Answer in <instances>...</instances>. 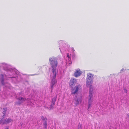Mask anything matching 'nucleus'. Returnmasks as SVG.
Here are the masks:
<instances>
[{
    "instance_id": "1",
    "label": "nucleus",
    "mask_w": 129,
    "mask_h": 129,
    "mask_svg": "<svg viewBox=\"0 0 129 129\" xmlns=\"http://www.w3.org/2000/svg\"><path fill=\"white\" fill-rule=\"evenodd\" d=\"M50 63L51 66V76L52 79L51 82L50 87L53 88L56 82L55 78L57 73V70L56 69L57 66V59L54 57L49 58Z\"/></svg>"
},
{
    "instance_id": "2",
    "label": "nucleus",
    "mask_w": 129,
    "mask_h": 129,
    "mask_svg": "<svg viewBox=\"0 0 129 129\" xmlns=\"http://www.w3.org/2000/svg\"><path fill=\"white\" fill-rule=\"evenodd\" d=\"M93 76V75L90 73H88L87 74L86 84L87 86L89 87L90 89L92 88H91L92 87Z\"/></svg>"
},
{
    "instance_id": "3",
    "label": "nucleus",
    "mask_w": 129,
    "mask_h": 129,
    "mask_svg": "<svg viewBox=\"0 0 129 129\" xmlns=\"http://www.w3.org/2000/svg\"><path fill=\"white\" fill-rule=\"evenodd\" d=\"M93 88H90L89 90V96L88 99V109H89L92 106V103L93 101Z\"/></svg>"
},
{
    "instance_id": "4",
    "label": "nucleus",
    "mask_w": 129,
    "mask_h": 129,
    "mask_svg": "<svg viewBox=\"0 0 129 129\" xmlns=\"http://www.w3.org/2000/svg\"><path fill=\"white\" fill-rule=\"evenodd\" d=\"M81 86L78 85L76 86L74 88H73L71 91V93L73 94H75L77 93L78 91L81 89Z\"/></svg>"
},
{
    "instance_id": "5",
    "label": "nucleus",
    "mask_w": 129,
    "mask_h": 129,
    "mask_svg": "<svg viewBox=\"0 0 129 129\" xmlns=\"http://www.w3.org/2000/svg\"><path fill=\"white\" fill-rule=\"evenodd\" d=\"M12 120L10 119H8L6 121L3 119H0V124H2L4 123H8L12 121Z\"/></svg>"
},
{
    "instance_id": "6",
    "label": "nucleus",
    "mask_w": 129,
    "mask_h": 129,
    "mask_svg": "<svg viewBox=\"0 0 129 129\" xmlns=\"http://www.w3.org/2000/svg\"><path fill=\"white\" fill-rule=\"evenodd\" d=\"M77 82V80L74 78H72L70 80L69 84L70 86L72 87Z\"/></svg>"
},
{
    "instance_id": "7",
    "label": "nucleus",
    "mask_w": 129,
    "mask_h": 129,
    "mask_svg": "<svg viewBox=\"0 0 129 129\" xmlns=\"http://www.w3.org/2000/svg\"><path fill=\"white\" fill-rule=\"evenodd\" d=\"M82 72L79 69H77L74 73V76L76 77L80 76Z\"/></svg>"
},
{
    "instance_id": "8",
    "label": "nucleus",
    "mask_w": 129,
    "mask_h": 129,
    "mask_svg": "<svg viewBox=\"0 0 129 129\" xmlns=\"http://www.w3.org/2000/svg\"><path fill=\"white\" fill-rule=\"evenodd\" d=\"M81 99H78L75 100V103L76 106H77L81 103Z\"/></svg>"
},
{
    "instance_id": "9",
    "label": "nucleus",
    "mask_w": 129,
    "mask_h": 129,
    "mask_svg": "<svg viewBox=\"0 0 129 129\" xmlns=\"http://www.w3.org/2000/svg\"><path fill=\"white\" fill-rule=\"evenodd\" d=\"M18 100L19 101V103L20 104L24 101H25V99L22 97H19L18 98Z\"/></svg>"
},
{
    "instance_id": "10",
    "label": "nucleus",
    "mask_w": 129,
    "mask_h": 129,
    "mask_svg": "<svg viewBox=\"0 0 129 129\" xmlns=\"http://www.w3.org/2000/svg\"><path fill=\"white\" fill-rule=\"evenodd\" d=\"M53 105H53V103H52L51 105L50 106H47V105H46L45 106V107L46 108H47L49 110H51L53 108Z\"/></svg>"
},
{
    "instance_id": "11",
    "label": "nucleus",
    "mask_w": 129,
    "mask_h": 129,
    "mask_svg": "<svg viewBox=\"0 0 129 129\" xmlns=\"http://www.w3.org/2000/svg\"><path fill=\"white\" fill-rule=\"evenodd\" d=\"M28 104L31 106H32L33 105L35 104V101L33 99H30V102L28 103Z\"/></svg>"
},
{
    "instance_id": "12",
    "label": "nucleus",
    "mask_w": 129,
    "mask_h": 129,
    "mask_svg": "<svg viewBox=\"0 0 129 129\" xmlns=\"http://www.w3.org/2000/svg\"><path fill=\"white\" fill-rule=\"evenodd\" d=\"M70 54H67V57L68 58V60H69V61L68 62V63L69 64H71L72 63V62L71 61V58H70Z\"/></svg>"
},
{
    "instance_id": "13",
    "label": "nucleus",
    "mask_w": 129,
    "mask_h": 129,
    "mask_svg": "<svg viewBox=\"0 0 129 129\" xmlns=\"http://www.w3.org/2000/svg\"><path fill=\"white\" fill-rule=\"evenodd\" d=\"M56 96H55L52 99V103H53V105H54L55 104V103L56 101Z\"/></svg>"
},
{
    "instance_id": "14",
    "label": "nucleus",
    "mask_w": 129,
    "mask_h": 129,
    "mask_svg": "<svg viewBox=\"0 0 129 129\" xmlns=\"http://www.w3.org/2000/svg\"><path fill=\"white\" fill-rule=\"evenodd\" d=\"M43 125L44 128H46L47 125V120L45 121V122H44Z\"/></svg>"
},
{
    "instance_id": "15",
    "label": "nucleus",
    "mask_w": 129,
    "mask_h": 129,
    "mask_svg": "<svg viewBox=\"0 0 129 129\" xmlns=\"http://www.w3.org/2000/svg\"><path fill=\"white\" fill-rule=\"evenodd\" d=\"M41 118L42 120L45 121L47 120V119L45 117L41 116Z\"/></svg>"
},
{
    "instance_id": "16",
    "label": "nucleus",
    "mask_w": 129,
    "mask_h": 129,
    "mask_svg": "<svg viewBox=\"0 0 129 129\" xmlns=\"http://www.w3.org/2000/svg\"><path fill=\"white\" fill-rule=\"evenodd\" d=\"M7 109V108H4V111H3V113L4 114H5V113L6 112V111Z\"/></svg>"
},
{
    "instance_id": "17",
    "label": "nucleus",
    "mask_w": 129,
    "mask_h": 129,
    "mask_svg": "<svg viewBox=\"0 0 129 129\" xmlns=\"http://www.w3.org/2000/svg\"><path fill=\"white\" fill-rule=\"evenodd\" d=\"M124 91L125 93H126L127 92V90H126V89H125L124 88Z\"/></svg>"
},
{
    "instance_id": "18",
    "label": "nucleus",
    "mask_w": 129,
    "mask_h": 129,
    "mask_svg": "<svg viewBox=\"0 0 129 129\" xmlns=\"http://www.w3.org/2000/svg\"><path fill=\"white\" fill-rule=\"evenodd\" d=\"M5 64L4 63L0 64V65H1V66H2V65H4Z\"/></svg>"
},
{
    "instance_id": "19",
    "label": "nucleus",
    "mask_w": 129,
    "mask_h": 129,
    "mask_svg": "<svg viewBox=\"0 0 129 129\" xmlns=\"http://www.w3.org/2000/svg\"><path fill=\"white\" fill-rule=\"evenodd\" d=\"M1 82H2V84H3V83H2V82H3V78H2V79H1Z\"/></svg>"
},
{
    "instance_id": "20",
    "label": "nucleus",
    "mask_w": 129,
    "mask_h": 129,
    "mask_svg": "<svg viewBox=\"0 0 129 129\" xmlns=\"http://www.w3.org/2000/svg\"><path fill=\"white\" fill-rule=\"evenodd\" d=\"M2 77H4V76H5V75H2Z\"/></svg>"
},
{
    "instance_id": "21",
    "label": "nucleus",
    "mask_w": 129,
    "mask_h": 129,
    "mask_svg": "<svg viewBox=\"0 0 129 129\" xmlns=\"http://www.w3.org/2000/svg\"><path fill=\"white\" fill-rule=\"evenodd\" d=\"M5 129H8V127H7L6 128H5Z\"/></svg>"
},
{
    "instance_id": "22",
    "label": "nucleus",
    "mask_w": 129,
    "mask_h": 129,
    "mask_svg": "<svg viewBox=\"0 0 129 129\" xmlns=\"http://www.w3.org/2000/svg\"><path fill=\"white\" fill-rule=\"evenodd\" d=\"M129 117V114L127 115Z\"/></svg>"
},
{
    "instance_id": "23",
    "label": "nucleus",
    "mask_w": 129,
    "mask_h": 129,
    "mask_svg": "<svg viewBox=\"0 0 129 129\" xmlns=\"http://www.w3.org/2000/svg\"><path fill=\"white\" fill-rule=\"evenodd\" d=\"M4 117H3V118L4 119ZM4 120V119H3Z\"/></svg>"
}]
</instances>
